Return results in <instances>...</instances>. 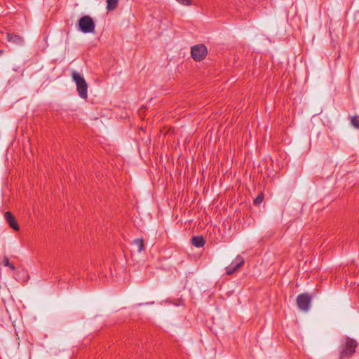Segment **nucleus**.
Listing matches in <instances>:
<instances>
[{"mask_svg": "<svg viewBox=\"0 0 359 359\" xmlns=\"http://www.w3.org/2000/svg\"><path fill=\"white\" fill-rule=\"evenodd\" d=\"M358 343L355 340L347 337L344 339L341 344L340 358H348L352 355L355 351Z\"/></svg>", "mask_w": 359, "mask_h": 359, "instance_id": "obj_1", "label": "nucleus"}, {"mask_svg": "<svg viewBox=\"0 0 359 359\" xmlns=\"http://www.w3.org/2000/svg\"><path fill=\"white\" fill-rule=\"evenodd\" d=\"M72 76L76 85V90L81 98H86L88 96V85L84 78L77 72L72 71Z\"/></svg>", "mask_w": 359, "mask_h": 359, "instance_id": "obj_2", "label": "nucleus"}, {"mask_svg": "<svg viewBox=\"0 0 359 359\" xmlns=\"http://www.w3.org/2000/svg\"><path fill=\"white\" fill-rule=\"evenodd\" d=\"M79 29L83 33H93L95 24L93 18L89 15L81 17L78 22Z\"/></svg>", "mask_w": 359, "mask_h": 359, "instance_id": "obj_3", "label": "nucleus"}, {"mask_svg": "<svg viewBox=\"0 0 359 359\" xmlns=\"http://www.w3.org/2000/svg\"><path fill=\"white\" fill-rule=\"evenodd\" d=\"M311 297L308 293H302L297 296V304L303 311H308L311 306Z\"/></svg>", "mask_w": 359, "mask_h": 359, "instance_id": "obj_4", "label": "nucleus"}, {"mask_svg": "<svg viewBox=\"0 0 359 359\" xmlns=\"http://www.w3.org/2000/svg\"><path fill=\"white\" fill-rule=\"evenodd\" d=\"M208 53L207 48L203 44H198L193 46L191 50L192 57L196 61L203 60Z\"/></svg>", "mask_w": 359, "mask_h": 359, "instance_id": "obj_5", "label": "nucleus"}, {"mask_svg": "<svg viewBox=\"0 0 359 359\" xmlns=\"http://www.w3.org/2000/svg\"><path fill=\"white\" fill-rule=\"evenodd\" d=\"M245 263L243 257L238 255L231 263L226 267V273L227 275H231L240 269Z\"/></svg>", "mask_w": 359, "mask_h": 359, "instance_id": "obj_6", "label": "nucleus"}, {"mask_svg": "<svg viewBox=\"0 0 359 359\" xmlns=\"http://www.w3.org/2000/svg\"><path fill=\"white\" fill-rule=\"evenodd\" d=\"M5 218L6 222L8 223L11 228L13 229L15 231H19L20 228L18 224L15 219L11 212H6L5 213Z\"/></svg>", "mask_w": 359, "mask_h": 359, "instance_id": "obj_7", "label": "nucleus"}, {"mask_svg": "<svg viewBox=\"0 0 359 359\" xmlns=\"http://www.w3.org/2000/svg\"><path fill=\"white\" fill-rule=\"evenodd\" d=\"M7 39L9 42H12L15 44H22L23 42V39L18 35H15L13 34H7Z\"/></svg>", "mask_w": 359, "mask_h": 359, "instance_id": "obj_8", "label": "nucleus"}, {"mask_svg": "<svg viewBox=\"0 0 359 359\" xmlns=\"http://www.w3.org/2000/svg\"><path fill=\"white\" fill-rule=\"evenodd\" d=\"M192 245L197 248L203 247L205 241L202 236H194L191 240Z\"/></svg>", "mask_w": 359, "mask_h": 359, "instance_id": "obj_9", "label": "nucleus"}, {"mask_svg": "<svg viewBox=\"0 0 359 359\" xmlns=\"http://www.w3.org/2000/svg\"><path fill=\"white\" fill-rule=\"evenodd\" d=\"M133 245L137 248V251L140 252L144 249V242L142 238H136L133 241Z\"/></svg>", "mask_w": 359, "mask_h": 359, "instance_id": "obj_10", "label": "nucleus"}, {"mask_svg": "<svg viewBox=\"0 0 359 359\" xmlns=\"http://www.w3.org/2000/svg\"><path fill=\"white\" fill-rule=\"evenodd\" d=\"M107 8L108 11L114 10L118 6V0H107Z\"/></svg>", "mask_w": 359, "mask_h": 359, "instance_id": "obj_11", "label": "nucleus"}, {"mask_svg": "<svg viewBox=\"0 0 359 359\" xmlns=\"http://www.w3.org/2000/svg\"><path fill=\"white\" fill-rule=\"evenodd\" d=\"M351 124L355 128L359 129V119L357 116H353L351 119Z\"/></svg>", "mask_w": 359, "mask_h": 359, "instance_id": "obj_12", "label": "nucleus"}, {"mask_svg": "<svg viewBox=\"0 0 359 359\" xmlns=\"http://www.w3.org/2000/svg\"><path fill=\"white\" fill-rule=\"evenodd\" d=\"M264 200V196L262 194H259L255 199L254 203L255 204L259 205L262 203Z\"/></svg>", "mask_w": 359, "mask_h": 359, "instance_id": "obj_13", "label": "nucleus"}, {"mask_svg": "<svg viewBox=\"0 0 359 359\" xmlns=\"http://www.w3.org/2000/svg\"><path fill=\"white\" fill-rule=\"evenodd\" d=\"M4 263L5 266H8L12 270H14L15 269V266L13 264L9 262V260H8V259L7 257L4 258Z\"/></svg>", "mask_w": 359, "mask_h": 359, "instance_id": "obj_14", "label": "nucleus"}, {"mask_svg": "<svg viewBox=\"0 0 359 359\" xmlns=\"http://www.w3.org/2000/svg\"><path fill=\"white\" fill-rule=\"evenodd\" d=\"M177 3L183 6H190L191 0H175Z\"/></svg>", "mask_w": 359, "mask_h": 359, "instance_id": "obj_15", "label": "nucleus"}]
</instances>
